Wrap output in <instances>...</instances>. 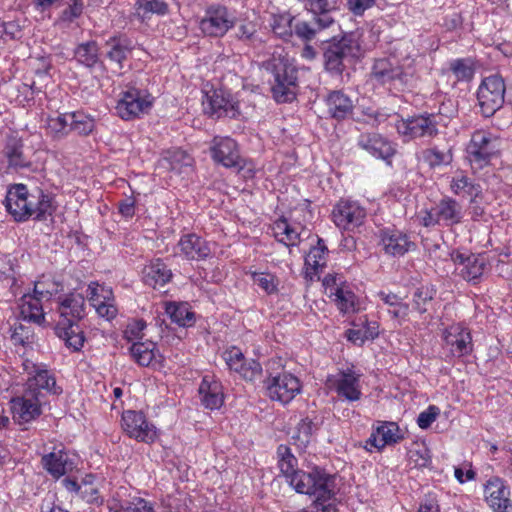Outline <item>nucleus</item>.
I'll use <instances>...</instances> for the list:
<instances>
[{
  "mask_svg": "<svg viewBox=\"0 0 512 512\" xmlns=\"http://www.w3.org/2000/svg\"><path fill=\"white\" fill-rule=\"evenodd\" d=\"M262 367L259 362L251 360L246 362L243 367L237 372L245 380L254 381L261 375Z\"/></svg>",
  "mask_w": 512,
  "mask_h": 512,
  "instance_id": "62",
  "label": "nucleus"
},
{
  "mask_svg": "<svg viewBox=\"0 0 512 512\" xmlns=\"http://www.w3.org/2000/svg\"><path fill=\"white\" fill-rule=\"evenodd\" d=\"M71 131L79 135H88L94 129V119L82 112L70 113Z\"/></svg>",
  "mask_w": 512,
  "mask_h": 512,
  "instance_id": "54",
  "label": "nucleus"
},
{
  "mask_svg": "<svg viewBox=\"0 0 512 512\" xmlns=\"http://www.w3.org/2000/svg\"><path fill=\"white\" fill-rule=\"evenodd\" d=\"M318 23V17L312 18L311 21H298L294 25V34L305 42L312 41L317 34L327 29Z\"/></svg>",
  "mask_w": 512,
  "mask_h": 512,
  "instance_id": "49",
  "label": "nucleus"
},
{
  "mask_svg": "<svg viewBox=\"0 0 512 512\" xmlns=\"http://www.w3.org/2000/svg\"><path fill=\"white\" fill-rule=\"evenodd\" d=\"M440 413L437 406L430 405L426 410L422 411L417 418V424L421 429H427L436 420Z\"/></svg>",
  "mask_w": 512,
  "mask_h": 512,
  "instance_id": "61",
  "label": "nucleus"
},
{
  "mask_svg": "<svg viewBox=\"0 0 512 512\" xmlns=\"http://www.w3.org/2000/svg\"><path fill=\"white\" fill-rule=\"evenodd\" d=\"M329 250L320 237H317L316 245L312 246L309 253L305 257V265L311 267L314 270L322 268L326 265Z\"/></svg>",
  "mask_w": 512,
  "mask_h": 512,
  "instance_id": "46",
  "label": "nucleus"
},
{
  "mask_svg": "<svg viewBox=\"0 0 512 512\" xmlns=\"http://www.w3.org/2000/svg\"><path fill=\"white\" fill-rule=\"evenodd\" d=\"M313 431V421L310 418L305 417L301 419L300 422L297 424L296 432L292 436V439L294 440V443L298 447H306L307 444L310 442Z\"/></svg>",
  "mask_w": 512,
  "mask_h": 512,
  "instance_id": "55",
  "label": "nucleus"
},
{
  "mask_svg": "<svg viewBox=\"0 0 512 512\" xmlns=\"http://www.w3.org/2000/svg\"><path fill=\"white\" fill-rule=\"evenodd\" d=\"M234 36L237 40L246 45H255L260 42L258 37V24L254 21H243L237 26Z\"/></svg>",
  "mask_w": 512,
  "mask_h": 512,
  "instance_id": "52",
  "label": "nucleus"
},
{
  "mask_svg": "<svg viewBox=\"0 0 512 512\" xmlns=\"http://www.w3.org/2000/svg\"><path fill=\"white\" fill-rule=\"evenodd\" d=\"M279 362L280 360H270L268 362L267 371H269L274 365L279 364ZM268 373L269 375L264 383L268 396L271 400L278 401L282 404H288L301 392V382L292 373L287 371Z\"/></svg>",
  "mask_w": 512,
  "mask_h": 512,
  "instance_id": "8",
  "label": "nucleus"
},
{
  "mask_svg": "<svg viewBox=\"0 0 512 512\" xmlns=\"http://www.w3.org/2000/svg\"><path fill=\"white\" fill-rule=\"evenodd\" d=\"M371 78L379 85L400 91L412 85L415 69L411 65L404 67L388 58H381L375 60L371 69Z\"/></svg>",
  "mask_w": 512,
  "mask_h": 512,
  "instance_id": "6",
  "label": "nucleus"
},
{
  "mask_svg": "<svg viewBox=\"0 0 512 512\" xmlns=\"http://www.w3.org/2000/svg\"><path fill=\"white\" fill-rule=\"evenodd\" d=\"M379 238L385 253L394 257L403 256L415 248V243L410 237L396 228L381 229Z\"/></svg>",
  "mask_w": 512,
  "mask_h": 512,
  "instance_id": "21",
  "label": "nucleus"
},
{
  "mask_svg": "<svg viewBox=\"0 0 512 512\" xmlns=\"http://www.w3.org/2000/svg\"><path fill=\"white\" fill-rule=\"evenodd\" d=\"M484 260L478 256L470 255L467 257L465 266L461 269V276L467 281L479 279L484 271Z\"/></svg>",
  "mask_w": 512,
  "mask_h": 512,
  "instance_id": "53",
  "label": "nucleus"
},
{
  "mask_svg": "<svg viewBox=\"0 0 512 512\" xmlns=\"http://www.w3.org/2000/svg\"><path fill=\"white\" fill-rule=\"evenodd\" d=\"M134 16L140 22L149 21L153 15L165 16L169 12L166 0H136Z\"/></svg>",
  "mask_w": 512,
  "mask_h": 512,
  "instance_id": "35",
  "label": "nucleus"
},
{
  "mask_svg": "<svg viewBox=\"0 0 512 512\" xmlns=\"http://www.w3.org/2000/svg\"><path fill=\"white\" fill-rule=\"evenodd\" d=\"M63 486L69 492H74L77 495H80L86 502L93 503L95 497H87L86 490H83L84 485L79 484L76 480L71 478H65L62 481Z\"/></svg>",
  "mask_w": 512,
  "mask_h": 512,
  "instance_id": "63",
  "label": "nucleus"
},
{
  "mask_svg": "<svg viewBox=\"0 0 512 512\" xmlns=\"http://www.w3.org/2000/svg\"><path fill=\"white\" fill-rule=\"evenodd\" d=\"M273 84L271 92L278 103H290L296 99L298 92V68L287 60H275L271 69Z\"/></svg>",
  "mask_w": 512,
  "mask_h": 512,
  "instance_id": "5",
  "label": "nucleus"
},
{
  "mask_svg": "<svg viewBox=\"0 0 512 512\" xmlns=\"http://www.w3.org/2000/svg\"><path fill=\"white\" fill-rule=\"evenodd\" d=\"M83 8L82 0H70L68 7L61 12L59 22L66 24L72 23L82 15Z\"/></svg>",
  "mask_w": 512,
  "mask_h": 512,
  "instance_id": "58",
  "label": "nucleus"
},
{
  "mask_svg": "<svg viewBox=\"0 0 512 512\" xmlns=\"http://www.w3.org/2000/svg\"><path fill=\"white\" fill-rule=\"evenodd\" d=\"M441 119L439 114L423 112L398 120L395 127L405 142L420 138L432 139L439 134Z\"/></svg>",
  "mask_w": 512,
  "mask_h": 512,
  "instance_id": "7",
  "label": "nucleus"
},
{
  "mask_svg": "<svg viewBox=\"0 0 512 512\" xmlns=\"http://www.w3.org/2000/svg\"><path fill=\"white\" fill-rule=\"evenodd\" d=\"M501 140L491 131L479 129L472 133L466 146V159L474 170L487 167L499 156Z\"/></svg>",
  "mask_w": 512,
  "mask_h": 512,
  "instance_id": "3",
  "label": "nucleus"
},
{
  "mask_svg": "<svg viewBox=\"0 0 512 512\" xmlns=\"http://www.w3.org/2000/svg\"><path fill=\"white\" fill-rule=\"evenodd\" d=\"M236 24V17L226 6L216 3L205 10L199 27L204 35L221 38Z\"/></svg>",
  "mask_w": 512,
  "mask_h": 512,
  "instance_id": "9",
  "label": "nucleus"
},
{
  "mask_svg": "<svg viewBox=\"0 0 512 512\" xmlns=\"http://www.w3.org/2000/svg\"><path fill=\"white\" fill-rule=\"evenodd\" d=\"M156 344L152 341L134 342L129 351L133 360L140 366H149L156 359Z\"/></svg>",
  "mask_w": 512,
  "mask_h": 512,
  "instance_id": "40",
  "label": "nucleus"
},
{
  "mask_svg": "<svg viewBox=\"0 0 512 512\" xmlns=\"http://www.w3.org/2000/svg\"><path fill=\"white\" fill-rule=\"evenodd\" d=\"M326 384L340 398L349 402L358 401L362 396L360 374H357L352 369L343 370L336 375L328 376Z\"/></svg>",
  "mask_w": 512,
  "mask_h": 512,
  "instance_id": "14",
  "label": "nucleus"
},
{
  "mask_svg": "<svg viewBox=\"0 0 512 512\" xmlns=\"http://www.w3.org/2000/svg\"><path fill=\"white\" fill-rule=\"evenodd\" d=\"M24 370L28 374L27 389L35 392H46L58 395L62 392V389L57 386L54 375L46 368L45 365L35 364L29 360L23 363Z\"/></svg>",
  "mask_w": 512,
  "mask_h": 512,
  "instance_id": "16",
  "label": "nucleus"
},
{
  "mask_svg": "<svg viewBox=\"0 0 512 512\" xmlns=\"http://www.w3.org/2000/svg\"><path fill=\"white\" fill-rule=\"evenodd\" d=\"M278 468L287 483L300 494L314 496L312 512H337L335 475L315 468L305 472L298 468V460L290 447H277Z\"/></svg>",
  "mask_w": 512,
  "mask_h": 512,
  "instance_id": "1",
  "label": "nucleus"
},
{
  "mask_svg": "<svg viewBox=\"0 0 512 512\" xmlns=\"http://www.w3.org/2000/svg\"><path fill=\"white\" fill-rule=\"evenodd\" d=\"M366 217V210L357 202L342 200L333 209L332 218L337 227L354 230L361 226Z\"/></svg>",
  "mask_w": 512,
  "mask_h": 512,
  "instance_id": "19",
  "label": "nucleus"
},
{
  "mask_svg": "<svg viewBox=\"0 0 512 512\" xmlns=\"http://www.w3.org/2000/svg\"><path fill=\"white\" fill-rule=\"evenodd\" d=\"M378 297L390 307L389 314L400 322L407 320L409 315V305L394 293L379 292Z\"/></svg>",
  "mask_w": 512,
  "mask_h": 512,
  "instance_id": "41",
  "label": "nucleus"
},
{
  "mask_svg": "<svg viewBox=\"0 0 512 512\" xmlns=\"http://www.w3.org/2000/svg\"><path fill=\"white\" fill-rule=\"evenodd\" d=\"M444 342L450 347L451 353L458 357L468 355L472 351V338L470 332L454 325L444 332Z\"/></svg>",
  "mask_w": 512,
  "mask_h": 512,
  "instance_id": "28",
  "label": "nucleus"
},
{
  "mask_svg": "<svg viewBox=\"0 0 512 512\" xmlns=\"http://www.w3.org/2000/svg\"><path fill=\"white\" fill-rule=\"evenodd\" d=\"M199 394L204 407L210 410L219 409L224 402L221 383L208 375L202 379Z\"/></svg>",
  "mask_w": 512,
  "mask_h": 512,
  "instance_id": "29",
  "label": "nucleus"
},
{
  "mask_svg": "<svg viewBox=\"0 0 512 512\" xmlns=\"http://www.w3.org/2000/svg\"><path fill=\"white\" fill-rule=\"evenodd\" d=\"M23 147L24 145L21 139L16 137L7 139L3 152L10 167L17 169L31 166V162L24 156Z\"/></svg>",
  "mask_w": 512,
  "mask_h": 512,
  "instance_id": "39",
  "label": "nucleus"
},
{
  "mask_svg": "<svg viewBox=\"0 0 512 512\" xmlns=\"http://www.w3.org/2000/svg\"><path fill=\"white\" fill-rule=\"evenodd\" d=\"M435 207L441 223L445 226H452L461 223L462 209L455 199L451 197H444Z\"/></svg>",
  "mask_w": 512,
  "mask_h": 512,
  "instance_id": "38",
  "label": "nucleus"
},
{
  "mask_svg": "<svg viewBox=\"0 0 512 512\" xmlns=\"http://www.w3.org/2000/svg\"><path fill=\"white\" fill-rule=\"evenodd\" d=\"M332 296H334V301L342 313L347 314L355 312L356 296L346 286L336 287L335 292H331V297Z\"/></svg>",
  "mask_w": 512,
  "mask_h": 512,
  "instance_id": "50",
  "label": "nucleus"
},
{
  "mask_svg": "<svg viewBox=\"0 0 512 512\" xmlns=\"http://www.w3.org/2000/svg\"><path fill=\"white\" fill-rule=\"evenodd\" d=\"M165 312L171 321L179 326H191L194 323V313L189 310L186 304L168 302L165 304Z\"/></svg>",
  "mask_w": 512,
  "mask_h": 512,
  "instance_id": "45",
  "label": "nucleus"
},
{
  "mask_svg": "<svg viewBox=\"0 0 512 512\" xmlns=\"http://www.w3.org/2000/svg\"><path fill=\"white\" fill-rule=\"evenodd\" d=\"M360 51V44L354 34L333 37L323 48L325 70L334 75H342L344 62L354 58Z\"/></svg>",
  "mask_w": 512,
  "mask_h": 512,
  "instance_id": "4",
  "label": "nucleus"
},
{
  "mask_svg": "<svg viewBox=\"0 0 512 512\" xmlns=\"http://www.w3.org/2000/svg\"><path fill=\"white\" fill-rule=\"evenodd\" d=\"M6 210L16 221H25L31 217L32 212V193L28 192L26 185L15 184L6 194Z\"/></svg>",
  "mask_w": 512,
  "mask_h": 512,
  "instance_id": "17",
  "label": "nucleus"
},
{
  "mask_svg": "<svg viewBox=\"0 0 512 512\" xmlns=\"http://www.w3.org/2000/svg\"><path fill=\"white\" fill-rule=\"evenodd\" d=\"M124 432L137 441L152 443L157 438L156 427L149 423L142 412L127 410L122 414Z\"/></svg>",
  "mask_w": 512,
  "mask_h": 512,
  "instance_id": "15",
  "label": "nucleus"
},
{
  "mask_svg": "<svg viewBox=\"0 0 512 512\" xmlns=\"http://www.w3.org/2000/svg\"><path fill=\"white\" fill-rule=\"evenodd\" d=\"M42 392L25 390L22 396L11 400L13 419L18 424L29 423L38 418L41 413Z\"/></svg>",
  "mask_w": 512,
  "mask_h": 512,
  "instance_id": "13",
  "label": "nucleus"
},
{
  "mask_svg": "<svg viewBox=\"0 0 512 512\" xmlns=\"http://www.w3.org/2000/svg\"><path fill=\"white\" fill-rule=\"evenodd\" d=\"M202 105L204 112L215 118L223 116L235 118L239 114L238 104L226 97L222 90L206 93Z\"/></svg>",
  "mask_w": 512,
  "mask_h": 512,
  "instance_id": "20",
  "label": "nucleus"
},
{
  "mask_svg": "<svg viewBox=\"0 0 512 512\" xmlns=\"http://www.w3.org/2000/svg\"><path fill=\"white\" fill-rule=\"evenodd\" d=\"M88 292L89 303L95 308L100 317L105 318L106 320H111L116 317L117 308L114 304L111 289L92 282L88 286Z\"/></svg>",
  "mask_w": 512,
  "mask_h": 512,
  "instance_id": "22",
  "label": "nucleus"
},
{
  "mask_svg": "<svg viewBox=\"0 0 512 512\" xmlns=\"http://www.w3.org/2000/svg\"><path fill=\"white\" fill-rule=\"evenodd\" d=\"M436 289L432 285H422L413 293V309L420 314L427 312V305L434 299Z\"/></svg>",
  "mask_w": 512,
  "mask_h": 512,
  "instance_id": "51",
  "label": "nucleus"
},
{
  "mask_svg": "<svg viewBox=\"0 0 512 512\" xmlns=\"http://www.w3.org/2000/svg\"><path fill=\"white\" fill-rule=\"evenodd\" d=\"M171 278V270L161 259L152 261L143 270L144 283L153 288L165 286Z\"/></svg>",
  "mask_w": 512,
  "mask_h": 512,
  "instance_id": "33",
  "label": "nucleus"
},
{
  "mask_svg": "<svg viewBox=\"0 0 512 512\" xmlns=\"http://www.w3.org/2000/svg\"><path fill=\"white\" fill-rule=\"evenodd\" d=\"M210 155L216 164L225 168L244 169L245 159L241 156L238 143L228 136H215L209 147Z\"/></svg>",
  "mask_w": 512,
  "mask_h": 512,
  "instance_id": "12",
  "label": "nucleus"
},
{
  "mask_svg": "<svg viewBox=\"0 0 512 512\" xmlns=\"http://www.w3.org/2000/svg\"><path fill=\"white\" fill-rule=\"evenodd\" d=\"M450 189L455 195L470 197L472 203L482 194L480 184L469 178L462 170H457L451 178Z\"/></svg>",
  "mask_w": 512,
  "mask_h": 512,
  "instance_id": "32",
  "label": "nucleus"
},
{
  "mask_svg": "<svg viewBox=\"0 0 512 512\" xmlns=\"http://www.w3.org/2000/svg\"><path fill=\"white\" fill-rule=\"evenodd\" d=\"M178 248L187 260L200 261L212 255L210 243L196 234L182 236L178 242Z\"/></svg>",
  "mask_w": 512,
  "mask_h": 512,
  "instance_id": "26",
  "label": "nucleus"
},
{
  "mask_svg": "<svg viewBox=\"0 0 512 512\" xmlns=\"http://www.w3.org/2000/svg\"><path fill=\"white\" fill-rule=\"evenodd\" d=\"M32 203L31 217L33 216L36 220H43L53 212L52 198L42 190L32 193Z\"/></svg>",
  "mask_w": 512,
  "mask_h": 512,
  "instance_id": "47",
  "label": "nucleus"
},
{
  "mask_svg": "<svg viewBox=\"0 0 512 512\" xmlns=\"http://www.w3.org/2000/svg\"><path fill=\"white\" fill-rule=\"evenodd\" d=\"M164 162L167 163L168 169L181 172L182 167L191 165L192 158L185 151L177 149L168 152V156L164 158Z\"/></svg>",
  "mask_w": 512,
  "mask_h": 512,
  "instance_id": "56",
  "label": "nucleus"
},
{
  "mask_svg": "<svg viewBox=\"0 0 512 512\" xmlns=\"http://www.w3.org/2000/svg\"><path fill=\"white\" fill-rule=\"evenodd\" d=\"M252 279L253 282L267 294H273L278 291V280L270 273L254 272L252 274Z\"/></svg>",
  "mask_w": 512,
  "mask_h": 512,
  "instance_id": "57",
  "label": "nucleus"
},
{
  "mask_svg": "<svg viewBox=\"0 0 512 512\" xmlns=\"http://www.w3.org/2000/svg\"><path fill=\"white\" fill-rule=\"evenodd\" d=\"M328 115L337 121H342L352 116L354 103L349 95L342 90L330 91L325 97Z\"/></svg>",
  "mask_w": 512,
  "mask_h": 512,
  "instance_id": "27",
  "label": "nucleus"
},
{
  "mask_svg": "<svg viewBox=\"0 0 512 512\" xmlns=\"http://www.w3.org/2000/svg\"><path fill=\"white\" fill-rule=\"evenodd\" d=\"M153 104V97L145 90L129 87L122 92L115 107L123 120H132L148 113Z\"/></svg>",
  "mask_w": 512,
  "mask_h": 512,
  "instance_id": "11",
  "label": "nucleus"
},
{
  "mask_svg": "<svg viewBox=\"0 0 512 512\" xmlns=\"http://www.w3.org/2000/svg\"><path fill=\"white\" fill-rule=\"evenodd\" d=\"M421 159L431 169H435L440 166H448L453 162V147L447 146L440 148L437 145L425 148L421 151Z\"/></svg>",
  "mask_w": 512,
  "mask_h": 512,
  "instance_id": "37",
  "label": "nucleus"
},
{
  "mask_svg": "<svg viewBox=\"0 0 512 512\" xmlns=\"http://www.w3.org/2000/svg\"><path fill=\"white\" fill-rule=\"evenodd\" d=\"M223 357L229 369L235 372H238L246 363L243 353L237 347L226 350Z\"/></svg>",
  "mask_w": 512,
  "mask_h": 512,
  "instance_id": "60",
  "label": "nucleus"
},
{
  "mask_svg": "<svg viewBox=\"0 0 512 512\" xmlns=\"http://www.w3.org/2000/svg\"><path fill=\"white\" fill-rule=\"evenodd\" d=\"M146 328V323L143 320L135 321L129 324L124 332L125 338L128 341L141 339L143 337V330Z\"/></svg>",
  "mask_w": 512,
  "mask_h": 512,
  "instance_id": "64",
  "label": "nucleus"
},
{
  "mask_svg": "<svg viewBox=\"0 0 512 512\" xmlns=\"http://www.w3.org/2000/svg\"><path fill=\"white\" fill-rule=\"evenodd\" d=\"M60 320L55 326V334L65 345L78 352L82 349L85 336L77 321L85 316V298L81 293L71 292L58 300Z\"/></svg>",
  "mask_w": 512,
  "mask_h": 512,
  "instance_id": "2",
  "label": "nucleus"
},
{
  "mask_svg": "<svg viewBox=\"0 0 512 512\" xmlns=\"http://www.w3.org/2000/svg\"><path fill=\"white\" fill-rule=\"evenodd\" d=\"M40 298L25 294L20 299V314L24 320L41 325L45 322V313Z\"/></svg>",
  "mask_w": 512,
  "mask_h": 512,
  "instance_id": "36",
  "label": "nucleus"
},
{
  "mask_svg": "<svg viewBox=\"0 0 512 512\" xmlns=\"http://www.w3.org/2000/svg\"><path fill=\"white\" fill-rule=\"evenodd\" d=\"M341 0H306L305 8L322 27H330L335 23L332 13L339 10Z\"/></svg>",
  "mask_w": 512,
  "mask_h": 512,
  "instance_id": "30",
  "label": "nucleus"
},
{
  "mask_svg": "<svg viewBox=\"0 0 512 512\" xmlns=\"http://www.w3.org/2000/svg\"><path fill=\"white\" fill-rule=\"evenodd\" d=\"M122 512H155L152 503L143 498H133L119 505Z\"/></svg>",
  "mask_w": 512,
  "mask_h": 512,
  "instance_id": "59",
  "label": "nucleus"
},
{
  "mask_svg": "<svg viewBox=\"0 0 512 512\" xmlns=\"http://www.w3.org/2000/svg\"><path fill=\"white\" fill-rule=\"evenodd\" d=\"M46 131L53 139H62L71 131L70 113L49 116L46 119Z\"/></svg>",
  "mask_w": 512,
  "mask_h": 512,
  "instance_id": "43",
  "label": "nucleus"
},
{
  "mask_svg": "<svg viewBox=\"0 0 512 512\" xmlns=\"http://www.w3.org/2000/svg\"><path fill=\"white\" fill-rule=\"evenodd\" d=\"M294 17L290 13L274 14L270 23L272 31L280 38L287 40L294 33L292 22Z\"/></svg>",
  "mask_w": 512,
  "mask_h": 512,
  "instance_id": "48",
  "label": "nucleus"
},
{
  "mask_svg": "<svg viewBox=\"0 0 512 512\" xmlns=\"http://www.w3.org/2000/svg\"><path fill=\"white\" fill-rule=\"evenodd\" d=\"M304 228L300 225L289 223L284 217L275 221L273 232L275 238L287 247L297 246L300 242V235Z\"/></svg>",
  "mask_w": 512,
  "mask_h": 512,
  "instance_id": "34",
  "label": "nucleus"
},
{
  "mask_svg": "<svg viewBox=\"0 0 512 512\" xmlns=\"http://www.w3.org/2000/svg\"><path fill=\"white\" fill-rule=\"evenodd\" d=\"M357 144L361 149L379 159L387 160L395 154L391 142L379 133H362L357 139Z\"/></svg>",
  "mask_w": 512,
  "mask_h": 512,
  "instance_id": "25",
  "label": "nucleus"
},
{
  "mask_svg": "<svg viewBox=\"0 0 512 512\" xmlns=\"http://www.w3.org/2000/svg\"><path fill=\"white\" fill-rule=\"evenodd\" d=\"M105 45L108 48L107 58L122 69L124 61L133 50L132 41L126 35H115L110 37Z\"/></svg>",
  "mask_w": 512,
  "mask_h": 512,
  "instance_id": "31",
  "label": "nucleus"
},
{
  "mask_svg": "<svg viewBox=\"0 0 512 512\" xmlns=\"http://www.w3.org/2000/svg\"><path fill=\"white\" fill-rule=\"evenodd\" d=\"M403 439L400 429L395 422H380L366 440L364 448L372 452L383 450L386 446L394 445Z\"/></svg>",
  "mask_w": 512,
  "mask_h": 512,
  "instance_id": "23",
  "label": "nucleus"
},
{
  "mask_svg": "<svg viewBox=\"0 0 512 512\" xmlns=\"http://www.w3.org/2000/svg\"><path fill=\"white\" fill-rule=\"evenodd\" d=\"M76 60L88 68H93L99 61V46L96 41L80 43L74 52Z\"/></svg>",
  "mask_w": 512,
  "mask_h": 512,
  "instance_id": "42",
  "label": "nucleus"
},
{
  "mask_svg": "<svg viewBox=\"0 0 512 512\" xmlns=\"http://www.w3.org/2000/svg\"><path fill=\"white\" fill-rule=\"evenodd\" d=\"M43 469L55 479L72 472L76 468L74 457L63 449L54 450L41 458Z\"/></svg>",
  "mask_w": 512,
  "mask_h": 512,
  "instance_id": "24",
  "label": "nucleus"
},
{
  "mask_svg": "<svg viewBox=\"0 0 512 512\" xmlns=\"http://www.w3.org/2000/svg\"><path fill=\"white\" fill-rule=\"evenodd\" d=\"M505 83L501 76L486 77L477 91V100L484 117L493 116L504 103Z\"/></svg>",
  "mask_w": 512,
  "mask_h": 512,
  "instance_id": "10",
  "label": "nucleus"
},
{
  "mask_svg": "<svg viewBox=\"0 0 512 512\" xmlns=\"http://www.w3.org/2000/svg\"><path fill=\"white\" fill-rule=\"evenodd\" d=\"M449 70L457 81L469 82L473 79L476 71L475 61L470 57L454 59L449 63Z\"/></svg>",
  "mask_w": 512,
  "mask_h": 512,
  "instance_id": "44",
  "label": "nucleus"
},
{
  "mask_svg": "<svg viewBox=\"0 0 512 512\" xmlns=\"http://www.w3.org/2000/svg\"><path fill=\"white\" fill-rule=\"evenodd\" d=\"M484 497L494 512H512L510 488L502 478L494 476L487 480L484 485Z\"/></svg>",
  "mask_w": 512,
  "mask_h": 512,
  "instance_id": "18",
  "label": "nucleus"
}]
</instances>
